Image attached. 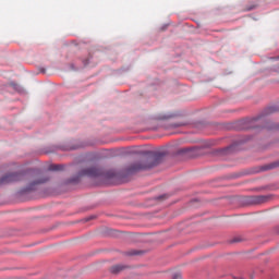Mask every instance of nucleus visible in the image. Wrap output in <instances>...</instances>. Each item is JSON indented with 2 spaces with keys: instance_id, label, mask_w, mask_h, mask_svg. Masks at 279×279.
Returning <instances> with one entry per match:
<instances>
[{
  "instance_id": "obj_1",
  "label": "nucleus",
  "mask_w": 279,
  "mask_h": 279,
  "mask_svg": "<svg viewBox=\"0 0 279 279\" xmlns=\"http://www.w3.org/2000/svg\"><path fill=\"white\" fill-rule=\"evenodd\" d=\"M160 160H162V155H155L153 161L151 159H143L130 167V171H145L147 169H154L157 165H160Z\"/></svg>"
},
{
  "instance_id": "obj_2",
  "label": "nucleus",
  "mask_w": 279,
  "mask_h": 279,
  "mask_svg": "<svg viewBox=\"0 0 279 279\" xmlns=\"http://www.w3.org/2000/svg\"><path fill=\"white\" fill-rule=\"evenodd\" d=\"M78 177L80 178H112L111 175L106 174V172L104 171V169H101L99 166L97 165H89L86 166L85 168H83L80 172H78Z\"/></svg>"
},
{
  "instance_id": "obj_3",
  "label": "nucleus",
  "mask_w": 279,
  "mask_h": 279,
  "mask_svg": "<svg viewBox=\"0 0 279 279\" xmlns=\"http://www.w3.org/2000/svg\"><path fill=\"white\" fill-rule=\"evenodd\" d=\"M21 178H23V174L19 172H8L0 178V186L12 184V182H19Z\"/></svg>"
},
{
  "instance_id": "obj_4",
  "label": "nucleus",
  "mask_w": 279,
  "mask_h": 279,
  "mask_svg": "<svg viewBox=\"0 0 279 279\" xmlns=\"http://www.w3.org/2000/svg\"><path fill=\"white\" fill-rule=\"evenodd\" d=\"M251 202H253V204H265V202H267V196H253Z\"/></svg>"
},
{
  "instance_id": "obj_5",
  "label": "nucleus",
  "mask_w": 279,
  "mask_h": 279,
  "mask_svg": "<svg viewBox=\"0 0 279 279\" xmlns=\"http://www.w3.org/2000/svg\"><path fill=\"white\" fill-rule=\"evenodd\" d=\"M64 169V166L62 165H51L49 167V171H62Z\"/></svg>"
},
{
  "instance_id": "obj_6",
  "label": "nucleus",
  "mask_w": 279,
  "mask_h": 279,
  "mask_svg": "<svg viewBox=\"0 0 279 279\" xmlns=\"http://www.w3.org/2000/svg\"><path fill=\"white\" fill-rule=\"evenodd\" d=\"M45 182H49V177H46V178H44V179H41L39 181L34 182L33 184H31V186L28 189L32 190V189H34V185H36V184H45Z\"/></svg>"
},
{
  "instance_id": "obj_7",
  "label": "nucleus",
  "mask_w": 279,
  "mask_h": 279,
  "mask_svg": "<svg viewBox=\"0 0 279 279\" xmlns=\"http://www.w3.org/2000/svg\"><path fill=\"white\" fill-rule=\"evenodd\" d=\"M119 271H123V266L116 265V266L111 267V274H119Z\"/></svg>"
},
{
  "instance_id": "obj_8",
  "label": "nucleus",
  "mask_w": 279,
  "mask_h": 279,
  "mask_svg": "<svg viewBox=\"0 0 279 279\" xmlns=\"http://www.w3.org/2000/svg\"><path fill=\"white\" fill-rule=\"evenodd\" d=\"M181 125H184L182 123L175 124L174 128H181Z\"/></svg>"
},
{
  "instance_id": "obj_9",
  "label": "nucleus",
  "mask_w": 279,
  "mask_h": 279,
  "mask_svg": "<svg viewBox=\"0 0 279 279\" xmlns=\"http://www.w3.org/2000/svg\"><path fill=\"white\" fill-rule=\"evenodd\" d=\"M248 10H254V7L248 8Z\"/></svg>"
},
{
  "instance_id": "obj_10",
  "label": "nucleus",
  "mask_w": 279,
  "mask_h": 279,
  "mask_svg": "<svg viewBox=\"0 0 279 279\" xmlns=\"http://www.w3.org/2000/svg\"><path fill=\"white\" fill-rule=\"evenodd\" d=\"M162 197H165V196H159V199H162Z\"/></svg>"
},
{
  "instance_id": "obj_11",
  "label": "nucleus",
  "mask_w": 279,
  "mask_h": 279,
  "mask_svg": "<svg viewBox=\"0 0 279 279\" xmlns=\"http://www.w3.org/2000/svg\"><path fill=\"white\" fill-rule=\"evenodd\" d=\"M163 119H169V117H163Z\"/></svg>"
}]
</instances>
